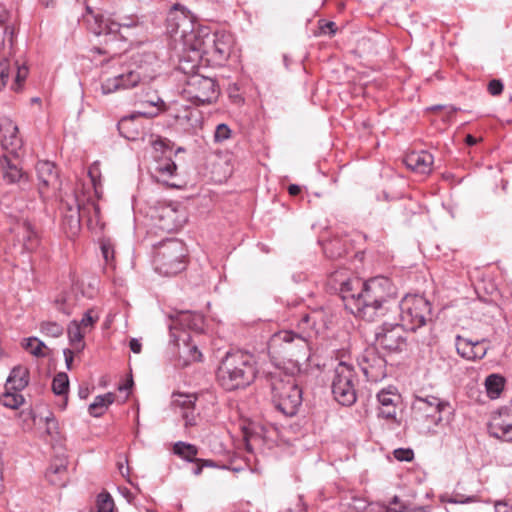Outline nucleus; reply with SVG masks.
Here are the masks:
<instances>
[{"mask_svg":"<svg viewBox=\"0 0 512 512\" xmlns=\"http://www.w3.org/2000/svg\"><path fill=\"white\" fill-rule=\"evenodd\" d=\"M272 402L278 411L294 416L302 404V390L292 375L280 370L270 373Z\"/></svg>","mask_w":512,"mask_h":512,"instance_id":"20e7f679","label":"nucleus"},{"mask_svg":"<svg viewBox=\"0 0 512 512\" xmlns=\"http://www.w3.org/2000/svg\"><path fill=\"white\" fill-rule=\"evenodd\" d=\"M358 364L368 381L378 382L387 375V362L375 347L366 348L361 354Z\"/></svg>","mask_w":512,"mask_h":512,"instance_id":"2eb2a0df","label":"nucleus"},{"mask_svg":"<svg viewBox=\"0 0 512 512\" xmlns=\"http://www.w3.org/2000/svg\"><path fill=\"white\" fill-rule=\"evenodd\" d=\"M88 175H89V178H90V182L93 186V189H94V193L97 197H99V187H100V184H101V181H100V172H99V168L96 164H93L89 170H88Z\"/></svg>","mask_w":512,"mask_h":512,"instance_id":"49530a36","label":"nucleus"},{"mask_svg":"<svg viewBox=\"0 0 512 512\" xmlns=\"http://www.w3.org/2000/svg\"><path fill=\"white\" fill-rule=\"evenodd\" d=\"M23 230H24L23 239L25 240L26 248L33 249V247H34L33 241L36 239V233L34 232L32 225L27 221L23 222Z\"/></svg>","mask_w":512,"mask_h":512,"instance_id":"de8ad7c7","label":"nucleus"},{"mask_svg":"<svg viewBox=\"0 0 512 512\" xmlns=\"http://www.w3.org/2000/svg\"><path fill=\"white\" fill-rule=\"evenodd\" d=\"M394 296L389 298L391 308L386 311H399L400 324L410 331H416L418 328L424 326L431 315V304L423 296L419 295H406L396 303L393 300Z\"/></svg>","mask_w":512,"mask_h":512,"instance_id":"39448f33","label":"nucleus"},{"mask_svg":"<svg viewBox=\"0 0 512 512\" xmlns=\"http://www.w3.org/2000/svg\"><path fill=\"white\" fill-rule=\"evenodd\" d=\"M488 431L491 436L503 441H512V419L505 411L493 415L488 424Z\"/></svg>","mask_w":512,"mask_h":512,"instance_id":"412c9836","label":"nucleus"},{"mask_svg":"<svg viewBox=\"0 0 512 512\" xmlns=\"http://www.w3.org/2000/svg\"><path fill=\"white\" fill-rule=\"evenodd\" d=\"M129 347H130L132 352L138 354V353L141 352L142 345H141V343H140V341L138 339L132 338L130 340Z\"/></svg>","mask_w":512,"mask_h":512,"instance_id":"052dcab7","label":"nucleus"},{"mask_svg":"<svg viewBox=\"0 0 512 512\" xmlns=\"http://www.w3.org/2000/svg\"><path fill=\"white\" fill-rule=\"evenodd\" d=\"M115 401V395L108 392L104 395H98L94 401L89 405L88 411L93 417L102 416L108 407Z\"/></svg>","mask_w":512,"mask_h":512,"instance_id":"c756f323","label":"nucleus"},{"mask_svg":"<svg viewBox=\"0 0 512 512\" xmlns=\"http://www.w3.org/2000/svg\"><path fill=\"white\" fill-rule=\"evenodd\" d=\"M10 19V12L8 10H2L0 12V26H4Z\"/></svg>","mask_w":512,"mask_h":512,"instance_id":"e2e57ef3","label":"nucleus"},{"mask_svg":"<svg viewBox=\"0 0 512 512\" xmlns=\"http://www.w3.org/2000/svg\"><path fill=\"white\" fill-rule=\"evenodd\" d=\"M310 320H311L310 314L304 313V314L301 315V318H300V321H299V325L314 326L315 322L310 324Z\"/></svg>","mask_w":512,"mask_h":512,"instance_id":"680f3d73","label":"nucleus"},{"mask_svg":"<svg viewBox=\"0 0 512 512\" xmlns=\"http://www.w3.org/2000/svg\"><path fill=\"white\" fill-rule=\"evenodd\" d=\"M434 158L432 154L426 151L412 152L405 158V163L411 170L426 174L432 169Z\"/></svg>","mask_w":512,"mask_h":512,"instance_id":"bb28decb","label":"nucleus"},{"mask_svg":"<svg viewBox=\"0 0 512 512\" xmlns=\"http://www.w3.org/2000/svg\"><path fill=\"white\" fill-rule=\"evenodd\" d=\"M0 167L2 171L3 179L10 184L17 183L25 177L22 167L20 166V160L18 152L16 155L4 154L0 158Z\"/></svg>","mask_w":512,"mask_h":512,"instance_id":"5701e85b","label":"nucleus"},{"mask_svg":"<svg viewBox=\"0 0 512 512\" xmlns=\"http://www.w3.org/2000/svg\"><path fill=\"white\" fill-rule=\"evenodd\" d=\"M154 169L159 177L170 178L175 175L177 166L171 158H163L156 161Z\"/></svg>","mask_w":512,"mask_h":512,"instance_id":"c9c22d12","label":"nucleus"},{"mask_svg":"<svg viewBox=\"0 0 512 512\" xmlns=\"http://www.w3.org/2000/svg\"><path fill=\"white\" fill-rule=\"evenodd\" d=\"M396 512H426V508L424 506H411L401 502Z\"/></svg>","mask_w":512,"mask_h":512,"instance_id":"5fc2aeb1","label":"nucleus"},{"mask_svg":"<svg viewBox=\"0 0 512 512\" xmlns=\"http://www.w3.org/2000/svg\"><path fill=\"white\" fill-rule=\"evenodd\" d=\"M394 457L398 461H411L414 457V452L410 448H398L393 452Z\"/></svg>","mask_w":512,"mask_h":512,"instance_id":"8fccbe9b","label":"nucleus"},{"mask_svg":"<svg viewBox=\"0 0 512 512\" xmlns=\"http://www.w3.org/2000/svg\"><path fill=\"white\" fill-rule=\"evenodd\" d=\"M477 501L476 496H464L462 494H456L452 498L448 500L449 503L452 504H468L474 503Z\"/></svg>","mask_w":512,"mask_h":512,"instance_id":"3c124183","label":"nucleus"},{"mask_svg":"<svg viewBox=\"0 0 512 512\" xmlns=\"http://www.w3.org/2000/svg\"><path fill=\"white\" fill-rule=\"evenodd\" d=\"M141 104H149L153 108V111L139 110L135 114L123 117L118 122V131L121 134V136H123L127 140L135 141L141 135L140 125L136 123V119L138 117H155L160 113V111H164L166 109L165 102L159 96H155L154 98L148 101H143L141 102Z\"/></svg>","mask_w":512,"mask_h":512,"instance_id":"ddd939ff","label":"nucleus"},{"mask_svg":"<svg viewBox=\"0 0 512 512\" xmlns=\"http://www.w3.org/2000/svg\"><path fill=\"white\" fill-rule=\"evenodd\" d=\"M177 322L183 328H188L191 330H200L202 328L203 318L199 314L182 312L178 315Z\"/></svg>","mask_w":512,"mask_h":512,"instance_id":"72a5a7b5","label":"nucleus"},{"mask_svg":"<svg viewBox=\"0 0 512 512\" xmlns=\"http://www.w3.org/2000/svg\"><path fill=\"white\" fill-rule=\"evenodd\" d=\"M185 256L186 248L181 240H163L155 246V269L165 276L176 275L185 269Z\"/></svg>","mask_w":512,"mask_h":512,"instance_id":"423d86ee","label":"nucleus"},{"mask_svg":"<svg viewBox=\"0 0 512 512\" xmlns=\"http://www.w3.org/2000/svg\"><path fill=\"white\" fill-rule=\"evenodd\" d=\"M301 191V188L300 186L296 185V184H291L289 187H288V192L290 195L292 196H296L300 193Z\"/></svg>","mask_w":512,"mask_h":512,"instance_id":"69168bd1","label":"nucleus"},{"mask_svg":"<svg viewBox=\"0 0 512 512\" xmlns=\"http://www.w3.org/2000/svg\"><path fill=\"white\" fill-rule=\"evenodd\" d=\"M442 108L447 110V114L448 115H453L454 113H456L458 111V108L455 107V106H452V105H450V106H440V105H438V106H434L432 109H442Z\"/></svg>","mask_w":512,"mask_h":512,"instance_id":"0e129e2a","label":"nucleus"},{"mask_svg":"<svg viewBox=\"0 0 512 512\" xmlns=\"http://www.w3.org/2000/svg\"><path fill=\"white\" fill-rule=\"evenodd\" d=\"M196 396L177 394L174 395L173 406L181 414L185 420L186 426H193L196 424L195 414Z\"/></svg>","mask_w":512,"mask_h":512,"instance_id":"393cba45","label":"nucleus"},{"mask_svg":"<svg viewBox=\"0 0 512 512\" xmlns=\"http://www.w3.org/2000/svg\"><path fill=\"white\" fill-rule=\"evenodd\" d=\"M450 407L449 403L435 396L416 397L412 410L416 421L426 424L424 429L427 432H435V427L442 421V413Z\"/></svg>","mask_w":512,"mask_h":512,"instance_id":"1a4fd4ad","label":"nucleus"},{"mask_svg":"<svg viewBox=\"0 0 512 512\" xmlns=\"http://www.w3.org/2000/svg\"><path fill=\"white\" fill-rule=\"evenodd\" d=\"M68 389H69L68 375L64 372L58 373L52 381V390L56 395L64 397V406L67 403Z\"/></svg>","mask_w":512,"mask_h":512,"instance_id":"f704fd0d","label":"nucleus"},{"mask_svg":"<svg viewBox=\"0 0 512 512\" xmlns=\"http://www.w3.org/2000/svg\"><path fill=\"white\" fill-rule=\"evenodd\" d=\"M399 396L392 388L383 389L377 394L379 402L378 417L395 420L397 415L396 402Z\"/></svg>","mask_w":512,"mask_h":512,"instance_id":"b1692460","label":"nucleus"},{"mask_svg":"<svg viewBox=\"0 0 512 512\" xmlns=\"http://www.w3.org/2000/svg\"><path fill=\"white\" fill-rule=\"evenodd\" d=\"M96 321H97V318L92 317L91 311H87L83 315L81 321L78 323L80 324V327L85 330L88 327H92Z\"/></svg>","mask_w":512,"mask_h":512,"instance_id":"6e6d98bb","label":"nucleus"},{"mask_svg":"<svg viewBox=\"0 0 512 512\" xmlns=\"http://www.w3.org/2000/svg\"><path fill=\"white\" fill-rule=\"evenodd\" d=\"M74 204L66 202L67 213L63 218V226L66 233L72 237L75 236L81 227V218L84 217L86 210L89 207L82 206V200L80 198V192L78 188L74 192Z\"/></svg>","mask_w":512,"mask_h":512,"instance_id":"f3484780","label":"nucleus"},{"mask_svg":"<svg viewBox=\"0 0 512 512\" xmlns=\"http://www.w3.org/2000/svg\"><path fill=\"white\" fill-rule=\"evenodd\" d=\"M157 59L153 53H144L135 57L134 63L122 68V72L107 78L101 84L103 94H110L120 89H130L140 83L151 81L156 77Z\"/></svg>","mask_w":512,"mask_h":512,"instance_id":"7ed1b4c3","label":"nucleus"},{"mask_svg":"<svg viewBox=\"0 0 512 512\" xmlns=\"http://www.w3.org/2000/svg\"><path fill=\"white\" fill-rule=\"evenodd\" d=\"M78 394L80 398L85 399L89 395V389L87 387H80Z\"/></svg>","mask_w":512,"mask_h":512,"instance_id":"338daca9","label":"nucleus"},{"mask_svg":"<svg viewBox=\"0 0 512 512\" xmlns=\"http://www.w3.org/2000/svg\"><path fill=\"white\" fill-rule=\"evenodd\" d=\"M102 256L107 264H112L114 259V246L109 239H103L100 243Z\"/></svg>","mask_w":512,"mask_h":512,"instance_id":"a18cd8bd","label":"nucleus"},{"mask_svg":"<svg viewBox=\"0 0 512 512\" xmlns=\"http://www.w3.org/2000/svg\"><path fill=\"white\" fill-rule=\"evenodd\" d=\"M98 35H119L122 40H128L129 37L137 35L138 31L143 29L142 23L135 15H126L119 20L112 17L97 16Z\"/></svg>","mask_w":512,"mask_h":512,"instance_id":"9b49d317","label":"nucleus"},{"mask_svg":"<svg viewBox=\"0 0 512 512\" xmlns=\"http://www.w3.org/2000/svg\"><path fill=\"white\" fill-rule=\"evenodd\" d=\"M504 85L501 80L493 79L488 84V91L491 95L497 96L500 95L503 91Z\"/></svg>","mask_w":512,"mask_h":512,"instance_id":"603ef678","label":"nucleus"},{"mask_svg":"<svg viewBox=\"0 0 512 512\" xmlns=\"http://www.w3.org/2000/svg\"><path fill=\"white\" fill-rule=\"evenodd\" d=\"M96 506L98 512H113L114 500L109 493L102 492L97 496Z\"/></svg>","mask_w":512,"mask_h":512,"instance_id":"37998d69","label":"nucleus"},{"mask_svg":"<svg viewBox=\"0 0 512 512\" xmlns=\"http://www.w3.org/2000/svg\"><path fill=\"white\" fill-rule=\"evenodd\" d=\"M153 146L156 150L162 149L165 146V142L162 139H158L153 142Z\"/></svg>","mask_w":512,"mask_h":512,"instance_id":"774afa93","label":"nucleus"},{"mask_svg":"<svg viewBox=\"0 0 512 512\" xmlns=\"http://www.w3.org/2000/svg\"><path fill=\"white\" fill-rule=\"evenodd\" d=\"M171 336L174 337L173 341L178 347V354L179 357L183 359V365L201 361L202 354L199 351L197 344L186 331H182L177 337L173 333Z\"/></svg>","mask_w":512,"mask_h":512,"instance_id":"6ab92c4d","label":"nucleus"},{"mask_svg":"<svg viewBox=\"0 0 512 512\" xmlns=\"http://www.w3.org/2000/svg\"><path fill=\"white\" fill-rule=\"evenodd\" d=\"M455 340H456L457 353L462 358H465L467 360L482 359L487 353V348L482 349L481 352L475 351V348L478 345H481L484 342H486V339L477 340V341L473 342V341L466 339L460 335H457Z\"/></svg>","mask_w":512,"mask_h":512,"instance_id":"a878e982","label":"nucleus"},{"mask_svg":"<svg viewBox=\"0 0 512 512\" xmlns=\"http://www.w3.org/2000/svg\"><path fill=\"white\" fill-rule=\"evenodd\" d=\"M188 65V61L181 62L179 65V69L187 75L183 87L184 96L196 105L209 104L215 101L219 94L216 81L198 72L190 74Z\"/></svg>","mask_w":512,"mask_h":512,"instance_id":"0eeeda50","label":"nucleus"},{"mask_svg":"<svg viewBox=\"0 0 512 512\" xmlns=\"http://www.w3.org/2000/svg\"><path fill=\"white\" fill-rule=\"evenodd\" d=\"M66 471V465L63 463L60 464H51L50 467L47 470L46 476L47 478L52 482V475L53 474H60L62 472Z\"/></svg>","mask_w":512,"mask_h":512,"instance_id":"864d4df0","label":"nucleus"},{"mask_svg":"<svg viewBox=\"0 0 512 512\" xmlns=\"http://www.w3.org/2000/svg\"><path fill=\"white\" fill-rule=\"evenodd\" d=\"M29 383V371L26 367L18 365L15 366L6 381V389L13 391H22Z\"/></svg>","mask_w":512,"mask_h":512,"instance_id":"c85d7f7f","label":"nucleus"},{"mask_svg":"<svg viewBox=\"0 0 512 512\" xmlns=\"http://www.w3.org/2000/svg\"><path fill=\"white\" fill-rule=\"evenodd\" d=\"M39 330L45 337L59 338L64 333V327L56 321H42Z\"/></svg>","mask_w":512,"mask_h":512,"instance_id":"4c0bfd02","label":"nucleus"},{"mask_svg":"<svg viewBox=\"0 0 512 512\" xmlns=\"http://www.w3.org/2000/svg\"><path fill=\"white\" fill-rule=\"evenodd\" d=\"M339 294L351 314L375 321L391 308L389 298L396 295V289L387 277L378 276L366 282L354 277L340 282Z\"/></svg>","mask_w":512,"mask_h":512,"instance_id":"f257e3e1","label":"nucleus"},{"mask_svg":"<svg viewBox=\"0 0 512 512\" xmlns=\"http://www.w3.org/2000/svg\"><path fill=\"white\" fill-rule=\"evenodd\" d=\"M193 37L195 38L193 49L210 57V59L217 64L215 34L211 33L208 28H200L195 32Z\"/></svg>","mask_w":512,"mask_h":512,"instance_id":"4be33fe9","label":"nucleus"},{"mask_svg":"<svg viewBox=\"0 0 512 512\" xmlns=\"http://www.w3.org/2000/svg\"><path fill=\"white\" fill-rule=\"evenodd\" d=\"M485 387L490 398H496L500 395L504 387V378L497 374L489 375L485 380Z\"/></svg>","mask_w":512,"mask_h":512,"instance_id":"e433bc0d","label":"nucleus"},{"mask_svg":"<svg viewBox=\"0 0 512 512\" xmlns=\"http://www.w3.org/2000/svg\"><path fill=\"white\" fill-rule=\"evenodd\" d=\"M23 347L29 353L36 357H44L45 353L43 352V348H45V344L43 341L39 340L36 337H29L24 339Z\"/></svg>","mask_w":512,"mask_h":512,"instance_id":"a19ab883","label":"nucleus"},{"mask_svg":"<svg viewBox=\"0 0 512 512\" xmlns=\"http://www.w3.org/2000/svg\"><path fill=\"white\" fill-rule=\"evenodd\" d=\"M495 512H512V506L506 501H496L494 504Z\"/></svg>","mask_w":512,"mask_h":512,"instance_id":"4d7b16f0","label":"nucleus"},{"mask_svg":"<svg viewBox=\"0 0 512 512\" xmlns=\"http://www.w3.org/2000/svg\"><path fill=\"white\" fill-rule=\"evenodd\" d=\"M80 198L82 200V206L89 207L86 210L84 217H87L88 225H98L100 222V207L95 203L90 196L86 197L84 192H81Z\"/></svg>","mask_w":512,"mask_h":512,"instance_id":"473e14b6","label":"nucleus"},{"mask_svg":"<svg viewBox=\"0 0 512 512\" xmlns=\"http://www.w3.org/2000/svg\"><path fill=\"white\" fill-rule=\"evenodd\" d=\"M406 330L400 323L384 322L375 334L376 343L389 353H401L408 346Z\"/></svg>","mask_w":512,"mask_h":512,"instance_id":"4468645a","label":"nucleus"},{"mask_svg":"<svg viewBox=\"0 0 512 512\" xmlns=\"http://www.w3.org/2000/svg\"><path fill=\"white\" fill-rule=\"evenodd\" d=\"M214 34L216 40L217 64H222L230 57L234 39L230 33L225 31H217Z\"/></svg>","mask_w":512,"mask_h":512,"instance_id":"cd10ccee","label":"nucleus"},{"mask_svg":"<svg viewBox=\"0 0 512 512\" xmlns=\"http://www.w3.org/2000/svg\"><path fill=\"white\" fill-rule=\"evenodd\" d=\"M67 333L69 343L75 352H81L85 348V343L83 342L85 330L80 327L78 321L73 320L70 322L68 325Z\"/></svg>","mask_w":512,"mask_h":512,"instance_id":"7c9ffc66","label":"nucleus"},{"mask_svg":"<svg viewBox=\"0 0 512 512\" xmlns=\"http://www.w3.org/2000/svg\"><path fill=\"white\" fill-rule=\"evenodd\" d=\"M0 142L2 148L10 155H16L23 146L18 126L6 116L0 117Z\"/></svg>","mask_w":512,"mask_h":512,"instance_id":"dca6fc26","label":"nucleus"},{"mask_svg":"<svg viewBox=\"0 0 512 512\" xmlns=\"http://www.w3.org/2000/svg\"><path fill=\"white\" fill-rule=\"evenodd\" d=\"M11 389H6V392L1 396L0 402L8 408L11 409H17L19 408L23 402L24 398L21 394H19V391H10Z\"/></svg>","mask_w":512,"mask_h":512,"instance_id":"58836bf2","label":"nucleus"},{"mask_svg":"<svg viewBox=\"0 0 512 512\" xmlns=\"http://www.w3.org/2000/svg\"><path fill=\"white\" fill-rule=\"evenodd\" d=\"M231 136V129L224 123L217 125L214 132V141L217 143L224 142Z\"/></svg>","mask_w":512,"mask_h":512,"instance_id":"09e8293b","label":"nucleus"},{"mask_svg":"<svg viewBox=\"0 0 512 512\" xmlns=\"http://www.w3.org/2000/svg\"><path fill=\"white\" fill-rule=\"evenodd\" d=\"M55 305L58 311L69 316L73 310V301L65 294L59 295L55 300Z\"/></svg>","mask_w":512,"mask_h":512,"instance_id":"c03bdc74","label":"nucleus"},{"mask_svg":"<svg viewBox=\"0 0 512 512\" xmlns=\"http://www.w3.org/2000/svg\"><path fill=\"white\" fill-rule=\"evenodd\" d=\"M154 226L162 231L172 232L180 229L187 222V212L176 203L161 204L152 210Z\"/></svg>","mask_w":512,"mask_h":512,"instance_id":"f8f14e48","label":"nucleus"},{"mask_svg":"<svg viewBox=\"0 0 512 512\" xmlns=\"http://www.w3.org/2000/svg\"><path fill=\"white\" fill-rule=\"evenodd\" d=\"M173 452L175 455L188 462L196 463L200 461V459L196 458L198 449L195 445L179 441L174 444Z\"/></svg>","mask_w":512,"mask_h":512,"instance_id":"2f4dec72","label":"nucleus"},{"mask_svg":"<svg viewBox=\"0 0 512 512\" xmlns=\"http://www.w3.org/2000/svg\"><path fill=\"white\" fill-rule=\"evenodd\" d=\"M12 71L15 72V80L12 89L18 91L28 76V68L25 65H20L18 61L11 59V72Z\"/></svg>","mask_w":512,"mask_h":512,"instance_id":"ea45409f","label":"nucleus"},{"mask_svg":"<svg viewBox=\"0 0 512 512\" xmlns=\"http://www.w3.org/2000/svg\"><path fill=\"white\" fill-rule=\"evenodd\" d=\"M257 373L255 356L238 350L228 352L222 359L217 370V381L223 389L233 391L252 384Z\"/></svg>","mask_w":512,"mask_h":512,"instance_id":"f03ea898","label":"nucleus"},{"mask_svg":"<svg viewBox=\"0 0 512 512\" xmlns=\"http://www.w3.org/2000/svg\"><path fill=\"white\" fill-rule=\"evenodd\" d=\"M39 180V193L44 196L49 188L56 189L59 185L58 171L50 161H39L36 165Z\"/></svg>","mask_w":512,"mask_h":512,"instance_id":"aec40b11","label":"nucleus"},{"mask_svg":"<svg viewBox=\"0 0 512 512\" xmlns=\"http://www.w3.org/2000/svg\"><path fill=\"white\" fill-rule=\"evenodd\" d=\"M268 351L271 354H284L288 357H308V342L302 333L293 331H279L272 335L268 342Z\"/></svg>","mask_w":512,"mask_h":512,"instance_id":"9d476101","label":"nucleus"},{"mask_svg":"<svg viewBox=\"0 0 512 512\" xmlns=\"http://www.w3.org/2000/svg\"><path fill=\"white\" fill-rule=\"evenodd\" d=\"M357 376L352 365L340 362L334 369L331 389L335 400L344 406H351L357 399Z\"/></svg>","mask_w":512,"mask_h":512,"instance_id":"6e6552de","label":"nucleus"},{"mask_svg":"<svg viewBox=\"0 0 512 512\" xmlns=\"http://www.w3.org/2000/svg\"><path fill=\"white\" fill-rule=\"evenodd\" d=\"M11 74V58L10 55H3L0 58V91L6 86Z\"/></svg>","mask_w":512,"mask_h":512,"instance_id":"79ce46f5","label":"nucleus"},{"mask_svg":"<svg viewBox=\"0 0 512 512\" xmlns=\"http://www.w3.org/2000/svg\"><path fill=\"white\" fill-rule=\"evenodd\" d=\"M167 23L170 33L179 34L180 37H186L189 33L194 35L196 32L193 29L192 17L184 9H179L178 5L170 11Z\"/></svg>","mask_w":512,"mask_h":512,"instance_id":"a211bd4d","label":"nucleus"},{"mask_svg":"<svg viewBox=\"0 0 512 512\" xmlns=\"http://www.w3.org/2000/svg\"><path fill=\"white\" fill-rule=\"evenodd\" d=\"M74 351H75L74 349L72 350V349H68V348L63 350V354L65 357V363H66V367L68 370L71 369Z\"/></svg>","mask_w":512,"mask_h":512,"instance_id":"bf43d9fd","label":"nucleus"},{"mask_svg":"<svg viewBox=\"0 0 512 512\" xmlns=\"http://www.w3.org/2000/svg\"><path fill=\"white\" fill-rule=\"evenodd\" d=\"M321 32L324 34L334 35L336 33V24L332 21L326 22L324 25L320 26Z\"/></svg>","mask_w":512,"mask_h":512,"instance_id":"13d9d810","label":"nucleus"}]
</instances>
